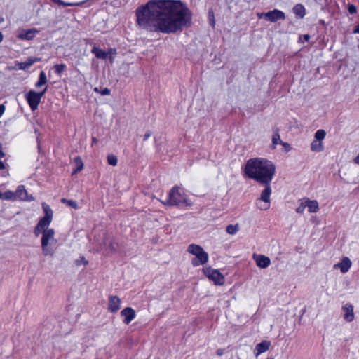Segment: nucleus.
<instances>
[{
  "instance_id": "obj_8",
  "label": "nucleus",
  "mask_w": 359,
  "mask_h": 359,
  "mask_svg": "<svg viewBox=\"0 0 359 359\" xmlns=\"http://www.w3.org/2000/svg\"><path fill=\"white\" fill-rule=\"evenodd\" d=\"M47 90L46 87L41 92L36 93L34 90H29L25 95V98L32 111H35L41 102L42 97Z\"/></svg>"
},
{
  "instance_id": "obj_4",
  "label": "nucleus",
  "mask_w": 359,
  "mask_h": 359,
  "mask_svg": "<svg viewBox=\"0 0 359 359\" xmlns=\"http://www.w3.org/2000/svg\"><path fill=\"white\" fill-rule=\"evenodd\" d=\"M187 251L188 253L194 256L191 259V264L194 266L203 265L208 261V254L199 245L190 244L187 247Z\"/></svg>"
},
{
  "instance_id": "obj_50",
  "label": "nucleus",
  "mask_w": 359,
  "mask_h": 359,
  "mask_svg": "<svg viewBox=\"0 0 359 359\" xmlns=\"http://www.w3.org/2000/svg\"><path fill=\"white\" fill-rule=\"evenodd\" d=\"M4 39V36L2 34V33L0 32V42H1Z\"/></svg>"
},
{
  "instance_id": "obj_38",
  "label": "nucleus",
  "mask_w": 359,
  "mask_h": 359,
  "mask_svg": "<svg viewBox=\"0 0 359 359\" xmlns=\"http://www.w3.org/2000/svg\"><path fill=\"white\" fill-rule=\"evenodd\" d=\"M281 145L283 146V149L285 152H289L292 149L290 144L287 142H283Z\"/></svg>"
},
{
  "instance_id": "obj_29",
  "label": "nucleus",
  "mask_w": 359,
  "mask_h": 359,
  "mask_svg": "<svg viewBox=\"0 0 359 359\" xmlns=\"http://www.w3.org/2000/svg\"><path fill=\"white\" fill-rule=\"evenodd\" d=\"M239 231V225L236 224H229L226 228V231L227 233L230 235H235Z\"/></svg>"
},
{
  "instance_id": "obj_11",
  "label": "nucleus",
  "mask_w": 359,
  "mask_h": 359,
  "mask_svg": "<svg viewBox=\"0 0 359 359\" xmlns=\"http://www.w3.org/2000/svg\"><path fill=\"white\" fill-rule=\"evenodd\" d=\"M285 13L278 9H273L272 11L267 12V15H266L267 21H269L271 22H276L278 20H285Z\"/></svg>"
},
{
  "instance_id": "obj_5",
  "label": "nucleus",
  "mask_w": 359,
  "mask_h": 359,
  "mask_svg": "<svg viewBox=\"0 0 359 359\" xmlns=\"http://www.w3.org/2000/svg\"><path fill=\"white\" fill-rule=\"evenodd\" d=\"M55 231L53 229L42 231L41 249L45 256H53V249L50 246V241L54 240Z\"/></svg>"
},
{
  "instance_id": "obj_33",
  "label": "nucleus",
  "mask_w": 359,
  "mask_h": 359,
  "mask_svg": "<svg viewBox=\"0 0 359 359\" xmlns=\"http://www.w3.org/2000/svg\"><path fill=\"white\" fill-rule=\"evenodd\" d=\"M74 161L76 164V168L74 170V173L81 171L83 168V163L81 158L79 156L76 157Z\"/></svg>"
},
{
  "instance_id": "obj_37",
  "label": "nucleus",
  "mask_w": 359,
  "mask_h": 359,
  "mask_svg": "<svg viewBox=\"0 0 359 359\" xmlns=\"http://www.w3.org/2000/svg\"><path fill=\"white\" fill-rule=\"evenodd\" d=\"M87 265L88 262L85 259L84 257H81L79 259L75 260V264L76 266H80L81 264Z\"/></svg>"
},
{
  "instance_id": "obj_22",
  "label": "nucleus",
  "mask_w": 359,
  "mask_h": 359,
  "mask_svg": "<svg viewBox=\"0 0 359 359\" xmlns=\"http://www.w3.org/2000/svg\"><path fill=\"white\" fill-rule=\"evenodd\" d=\"M293 12L299 18H303L306 14L305 8L302 4L295 5L293 8Z\"/></svg>"
},
{
  "instance_id": "obj_3",
  "label": "nucleus",
  "mask_w": 359,
  "mask_h": 359,
  "mask_svg": "<svg viewBox=\"0 0 359 359\" xmlns=\"http://www.w3.org/2000/svg\"><path fill=\"white\" fill-rule=\"evenodd\" d=\"M161 203L165 205L171 206H191L193 204L179 187H173L168 193V199Z\"/></svg>"
},
{
  "instance_id": "obj_7",
  "label": "nucleus",
  "mask_w": 359,
  "mask_h": 359,
  "mask_svg": "<svg viewBox=\"0 0 359 359\" xmlns=\"http://www.w3.org/2000/svg\"><path fill=\"white\" fill-rule=\"evenodd\" d=\"M265 188L262 191L260 197L257 199V206L262 210H266L270 208V196L272 192L271 184H263Z\"/></svg>"
},
{
  "instance_id": "obj_54",
  "label": "nucleus",
  "mask_w": 359,
  "mask_h": 359,
  "mask_svg": "<svg viewBox=\"0 0 359 359\" xmlns=\"http://www.w3.org/2000/svg\"><path fill=\"white\" fill-rule=\"evenodd\" d=\"M266 359H274L273 358H267Z\"/></svg>"
},
{
  "instance_id": "obj_15",
  "label": "nucleus",
  "mask_w": 359,
  "mask_h": 359,
  "mask_svg": "<svg viewBox=\"0 0 359 359\" xmlns=\"http://www.w3.org/2000/svg\"><path fill=\"white\" fill-rule=\"evenodd\" d=\"M15 197L16 199L19 198L21 201H34V198L32 196H29L27 190L25 189V186L20 185L18 187L16 191H15Z\"/></svg>"
},
{
  "instance_id": "obj_24",
  "label": "nucleus",
  "mask_w": 359,
  "mask_h": 359,
  "mask_svg": "<svg viewBox=\"0 0 359 359\" xmlns=\"http://www.w3.org/2000/svg\"><path fill=\"white\" fill-rule=\"evenodd\" d=\"M271 140H272V144H271V147L273 149H275L278 144L281 145V144L283 143V141L280 139V135L278 131H276L273 133Z\"/></svg>"
},
{
  "instance_id": "obj_42",
  "label": "nucleus",
  "mask_w": 359,
  "mask_h": 359,
  "mask_svg": "<svg viewBox=\"0 0 359 359\" xmlns=\"http://www.w3.org/2000/svg\"><path fill=\"white\" fill-rule=\"evenodd\" d=\"M266 15H267V12L266 13H257V16L259 19H264L266 20Z\"/></svg>"
},
{
  "instance_id": "obj_27",
  "label": "nucleus",
  "mask_w": 359,
  "mask_h": 359,
  "mask_svg": "<svg viewBox=\"0 0 359 359\" xmlns=\"http://www.w3.org/2000/svg\"><path fill=\"white\" fill-rule=\"evenodd\" d=\"M47 83V77L46 74L43 71H41L39 76V80L36 83L35 86L36 88H40L42 86L45 85Z\"/></svg>"
},
{
  "instance_id": "obj_10",
  "label": "nucleus",
  "mask_w": 359,
  "mask_h": 359,
  "mask_svg": "<svg viewBox=\"0 0 359 359\" xmlns=\"http://www.w3.org/2000/svg\"><path fill=\"white\" fill-rule=\"evenodd\" d=\"M353 306L349 303L344 304L342 308L343 318L346 322H352L355 318Z\"/></svg>"
},
{
  "instance_id": "obj_46",
  "label": "nucleus",
  "mask_w": 359,
  "mask_h": 359,
  "mask_svg": "<svg viewBox=\"0 0 359 359\" xmlns=\"http://www.w3.org/2000/svg\"><path fill=\"white\" fill-rule=\"evenodd\" d=\"M354 163L359 165V154L354 158Z\"/></svg>"
},
{
  "instance_id": "obj_44",
  "label": "nucleus",
  "mask_w": 359,
  "mask_h": 359,
  "mask_svg": "<svg viewBox=\"0 0 359 359\" xmlns=\"http://www.w3.org/2000/svg\"><path fill=\"white\" fill-rule=\"evenodd\" d=\"M5 106L4 104H0V117L3 115L5 111Z\"/></svg>"
},
{
  "instance_id": "obj_26",
  "label": "nucleus",
  "mask_w": 359,
  "mask_h": 359,
  "mask_svg": "<svg viewBox=\"0 0 359 359\" xmlns=\"http://www.w3.org/2000/svg\"><path fill=\"white\" fill-rule=\"evenodd\" d=\"M306 198H303L298 201V205L295 209V211L298 214H303L305 208H306Z\"/></svg>"
},
{
  "instance_id": "obj_39",
  "label": "nucleus",
  "mask_w": 359,
  "mask_h": 359,
  "mask_svg": "<svg viewBox=\"0 0 359 359\" xmlns=\"http://www.w3.org/2000/svg\"><path fill=\"white\" fill-rule=\"evenodd\" d=\"M348 11L351 14H355L357 12L356 7L353 4L348 5Z\"/></svg>"
},
{
  "instance_id": "obj_32",
  "label": "nucleus",
  "mask_w": 359,
  "mask_h": 359,
  "mask_svg": "<svg viewBox=\"0 0 359 359\" xmlns=\"http://www.w3.org/2000/svg\"><path fill=\"white\" fill-rule=\"evenodd\" d=\"M52 1H53L54 3H56L58 5H61L62 6H79L82 4V2H77V3H72V2H65L63 1H61V0H51Z\"/></svg>"
},
{
  "instance_id": "obj_30",
  "label": "nucleus",
  "mask_w": 359,
  "mask_h": 359,
  "mask_svg": "<svg viewBox=\"0 0 359 359\" xmlns=\"http://www.w3.org/2000/svg\"><path fill=\"white\" fill-rule=\"evenodd\" d=\"M42 208H43V210L45 213L44 217H48V218H50L53 219V210H51V208H50V206L48 204H46V203H43Z\"/></svg>"
},
{
  "instance_id": "obj_19",
  "label": "nucleus",
  "mask_w": 359,
  "mask_h": 359,
  "mask_svg": "<svg viewBox=\"0 0 359 359\" xmlns=\"http://www.w3.org/2000/svg\"><path fill=\"white\" fill-rule=\"evenodd\" d=\"M113 52L112 49L109 50V51H105L102 50L101 48L94 46L92 50L91 53L95 55V57L98 59L105 60L108 57L109 55H110Z\"/></svg>"
},
{
  "instance_id": "obj_45",
  "label": "nucleus",
  "mask_w": 359,
  "mask_h": 359,
  "mask_svg": "<svg viewBox=\"0 0 359 359\" xmlns=\"http://www.w3.org/2000/svg\"><path fill=\"white\" fill-rule=\"evenodd\" d=\"M4 156H5V154L2 151V145H1V144H0V158H3V157H4Z\"/></svg>"
},
{
  "instance_id": "obj_16",
  "label": "nucleus",
  "mask_w": 359,
  "mask_h": 359,
  "mask_svg": "<svg viewBox=\"0 0 359 359\" xmlns=\"http://www.w3.org/2000/svg\"><path fill=\"white\" fill-rule=\"evenodd\" d=\"M123 323L129 324L135 318V311L130 307L123 309L121 312Z\"/></svg>"
},
{
  "instance_id": "obj_40",
  "label": "nucleus",
  "mask_w": 359,
  "mask_h": 359,
  "mask_svg": "<svg viewBox=\"0 0 359 359\" xmlns=\"http://www.w3.org/2000/svg\"><path fill=\"white\" fill-rule=\"evenodd\" d=\"M110 93H111V90L107 88H104V89L101 90L100 92V94L102 95H110Z\"/></svg>"
},
{
  "instance_id": "obj_13",
  "label": "nucleus",
  "mask_w": 359,
  "mask_h": 359,
  "mask_svg": "<svg viewBox=\"0 0 359 359\" xmlns=\"http://www.w3.org/2000/svg\"><path fill=\"white\" fill-rule=\"evenodd\" d=\"M252 257L257 266L261 269H266L271 264L270 259L265 255L254 254Z\"/></svg>"
},
{
  "instance_id": "obj_14",
  "label": "nucleus",
  "mask_w": 359,
  "mask_h": 359,
  "mask_svg": "<svg viewBox=\"0 0 359 359\" xmlns=\"http://www.w3.org/2000/svg\"><path fill=\"white\" fill-rule=\"evenodd\" d=\"M117 248V243L114 242L110 238H106L100 246L101 250H102L107 255L113 252Z\"/></svg>"
},
{
  "instance_id": "obj_43",
  "label": "nucleus",
  "mask_w": 359,
  "mask_h": 359,
  "mask_svg": "<svg viewBox=\"0 0 359 359\" xmlns=\"http://www.w3.org/2000/svg\"><path fill=\"white\" fill-rule=\"evenodd\" d=\"M151 135V131H147L146 132V133L144 135V137H143V140H147V139H149Z\"/></svg>"
},
{
  "instance_id": "obj_35",
  "label": "nucleus",
  "mask_w": 359,
  "mask_h": 359,
  "mask_svg": "<svg viewBox=\"0 0 359 359\" xmlns=\"http://www.w3.org/2000/svg\"><path fill=\"white\" fill-rule=\"evenodd\" d=\"M61 201H62V203H66L67 205L73 208L74 209L79 208L78 204H77L76 201H75L62 198L61 200Z\"/></svg>"
},
{
  "instance_id": "obj_23",
  "label": "nucleus",
  "mask_w": 359,
  "mask_h": 359,
  "mask_svg": "<svg viewBox=\"0 0 359 359\" xmlns=\"http://www.w3.org/2000/svg\"><path fill=\"white\" fill-rule=\"evenodd\" d=\"M324 149L323 142L314 140L311 144V150L313 152H321Z\"/></svg>"
},
{
  "instance_id": "obj_34",
  "label": "nucleus",
  "mask_w": 359,
  "mask_h": 359,
  "mask_svg": "<svg viewBox=\"0 0 359 359\" xmlns=\"http://www.w3.org/2000/svg\"><path fill=\"white\" fill-rule=\"evenodd\" d=\"M107 163L110 165L116 166L118 163L117 157L114 154H109L107 156Z\"/></svg>"
},
{
  "instance_id": "obj_51",
  "label": "nucleus",
  "mask_w": 359,
  "mask_h": 359,
  "mask_svg": "<svg viewBox=\"0 0 359 359\" xmlns=\"http://www.w3.org/2000/svg\"><path fill=\"white\" fill-rule=\"evenodd\" d=\"M100 90H100V89H99L98 88H97V87L94 88V91H95V92H96V93H100Z\"/></svg>"
},
{
  "instance_id": "obj_18",
  "label": "nucleus",
  "mask_w": 359,
  "mask_h": 359,
  "mask_svg": "<svg viewBox=\"0 0 359 359\" xmlns=\"http://www.w3.org/2000/svg\"><path fill=\"white\" fill-rule=\"evenodd\" d=\"M40 61V58L38 57H29L25 62H17L15 64L16 67L18 69L26 70L29 68L34 63Z\"/></svg>"
},
{
  "instance_id": "obj_1",
  "label": "nucleus",
  "mask_w": 359,
  "mask_h": 359,
  "mask_svg": "<svg viewBox=\"0 0 359 359\" xmlns=\"http://www.w3.org/2000/svg\"><path fill=\"white\" fill-rule=\"evenodd\" d=\"M136 16L140 25L164 34L181 31L191 21L190 10L180 0H149Z\"/></svg>"
},
{
  "instance_id": "obj_31",
  "label": "nucleus",
  "mask_w": 359,
  "mask_h": 359,
  "mask_svg": "<svg viewBox=\"0 0 359 359\" xmlns=\"http://www.w3.org/2000/svg\"><path fill=\"white\" fill-rule=\"evenodd\" d=\"M325 136H326V132L323 129H320V130H318L315 133L314 140L323 142V140L325 139Z\"/></svg>"
},
{
  "instance_id": "obj_41",
  "label": "nucleus",
  "mask_w": 359,
  "mask_h": 359,
  "mask_svg": "<svg viewBox=\"0 0 359 359\" xmlns=\"http://www.w3.org/2000/svg\"><path fill=\"white\" fill-rule=\"evenodd\" d=\"M34 233L36 236H39L40 233H42V228L38 224L34 228Z\"/></svg>"
},
{
  "instance_id": "obj_52",
  "label": "nucleus",
  "mask_w": 359,
  "mask_h": 359,
  "mask_svg": "<svg viewBox=\"0 0 359 359\" xmlns=\"http://www.w3.org/2000/svg\"><path fill=\"white\" fill-rule=\"evenodd\" d=\"M217 354H218L219 355H222V351L221 350H218V351H217Z\"/></svg>"
},
{
  "instance_id": "obj_6",
  "label": "nucleus",
  "mask_w": 359,
  "mask_h": 359,
  "mask_svg": "<svg viewBox=\"0 0 359 359\" xmlns=\"http://www.w3.org/2000/svg\"><path fill=\"white\" fill-rule=\"evenodd\" d=\"M203 273L216 285H223L224 284V276L218 269H215L210 266H207L203 269Z\"/></svg>"
},
{
  "instance_id": "obj_47",
  "label": "nucleus",
  "mask_w": 359,
  "mask_h": 359,
  "mask_svg": "<svg viewBox=\"0 0 359 359\" xmlns=\"http://www.w3.org/2000/svg\"><path fill=\"white\" fill-rule=\"evenodd\" d=\"M4 169H5L4 163L1 161H0V170H4Z\"/></svg>"
},
{
  "instance_id": "obj_9",
  "label": "nucleus",
  "mask_w": 359,
  "mask_h": 359,
  "mask_svg": "<svg viewBox=\"0 0 359 359\" xmlns=\"http://www.w3.org/2000/svg\"><path fill=\"white\" fill-rule=\"evenodd\" d=\"M121 299L115 295H110L108 301V310L111 313H116L121 309Z\"/></svg>"
},
{
  "instance_id": "obj_49",
  "label": "nucleus",
  "mask_w": 359,
  "mask_h": 359,
  "mask_svg": "<svg viewBox=\"0 0 359 359\" xmlns=\"http://www.w3.org/2000/svg\"><path fill=\"white\" fill-rule=\"evenodd\" d=\"M354 33L359 34V25L355 28Z\"/></svg>"
},
{
  "instance_id": "obj_25",
  "label": "nucleus",
  "mask_w": 359,
  "mask_h": 359,
  "mask_svg": "<svg viewBox=\"0 0 359 359\" xmlns=\"http://www.w3.org/2000/svg\"><path fill=\"white\" fill-rule=\"evenodd\" d=\"M52 222V219L48 218V217H43L40 219L39 222H38V225L42 228V231L50 229L48 228V226Z\"/></svg>"
},
{
  "instance_id": "obj_21",
  "label": "nucleus",
  "mask_w": 359,
  "mask_h": 359,
  "mask_svg": "<svg viewBox=\"0 0 359 359\" xmlns=\"http://www.w3.org/2000/svg\"><path fill=\"white\" fill-rule=\"evenodd\" d=\"M306 208L310 213H316L319 211V204L316 200H311L306 198Z\"/></svg>"
},
{
  "instance_id": "obj_20",
  "label": "nucleus",
  "mask_w": 359,
  "mask_h": 359,
  "mask_svg": "<svg viewBox=\"0 0 359 359\" xmlns=\"http://www.w3.org/2000/svg\"><path fill=\"white\" fill-rule=\"evenodd\" d=\"M271 343L269 341H263L256 345L255 348V356H259L260 354L269 350Z\"/></svg>"
},
{
  "instance_id": "obj_36",
  "label": "nucleus",
  "mask_w": 359,
  "mask_h": 359,
  "mask_svg": "<svg viewBox=\"0 0 359 359\" xmlns=\"http://www.w3.org/2000/svg\"><path fill=\"white\" fill-rule=\"evenodd\" d=\"M55 71L57 74H61L66 68V65L65 64L56 65L54 67Z\"/></svg>"
},
{
  "instance_id": "obj_2",
  "label": "nucleus",
  "mask_w": 359,
  "mask_h": 359,
  "mask_svg": "<svg viewBox=\"0 0 359 359\" xmlns=\"http://www.w3.org/2000/svg\"><path fill=\"white\" fill-rule=\"evenodd\" d=\"M275 173V164L262 157L250 158L243 168L245 176L260 184H271Z\"/></svg>"
},
{
  "instance_id": "obj_48",
  "label": "nucleus",
  "mask_w": 359,
  "mask_h": 359,
  "mask_svg": "<svg viewBox=\"0 0 359 359\" xmlns=\"http://www.w3.org/2000/svg\"><path fill=\"white\" fill-rule=\"evenodd\" d=\"M303 38H304V39L306 41H309V38H310V36H309V34H304V35L303 36Z\"/></svg>"
},
{
  "instance_id": "obj_17",
  "label": "nucleus",
  "mask_w": 359,
  "mask_h": 359,
  "mask_svg": "<svg viewBox=\"0 0 359 359\" xmlns=\"http://www.w3.org/2000/svg\"><path fill=\"white\" fill-rule=\"evenodd\" d=\"M39 30L36 29H30L22 30L18 35V38L21 40H32L36 34H39Z\"/></svg>"
},
{
  "instance_id": "obj_12",
  "label": "nucleus",
  "mask_w": 359,
  "mask_h": 359,
  "mask_svg": "<svg viewBox=\"0 0 359 359\" xmlns=\"http://www.w3.org/2000/svg\"><path fill=\"white\" fill-rule=\"evenodd\" d=\"M352 262L351 259L347 257H344L342 258L340 262L335 264L333 266V268L334 269H339L341 273H345L349 271Z\"/></svg>"
},
{
  "instance_id": "obj_53",
  "label": "nucleus",
  "mask_w": 359,
  "mask_h": 359,
  "mask_svg": "<svg viewBox=\"0 0 359 359\" xmlns=\"http://www.w3.org/2000/svg\"><path fill=\"white\" fill-rule=\"evenodd\" d=\"M214 25H215V21H214V20H212V26H214Z\"/></svg>"
},
{
  "instance_id": "obj_28",
  "label": "nucleus",
  "mask_w": 359,
  "mask_h": 359,
  "mask_svg": "<svg viewBox=\"0 0 359 359\" xmlns=\"http://www.w3.org/2000/svg\"><path fill=\"white\" fill-rule=\"evenodd\" d=\"M0 199L15 201L16 200L15 192H13L12 191H7L3 194L1 193Z\"/></svg>"
}]
</instances>
